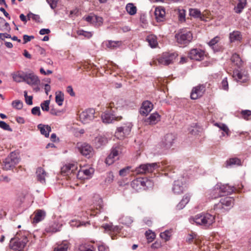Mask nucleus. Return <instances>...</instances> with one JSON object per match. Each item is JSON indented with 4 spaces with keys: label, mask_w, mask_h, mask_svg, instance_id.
Masks as SVG:
<instances>
[{
    "label": "nucleus",
    "mask_w": 251,
    "mask_h": 251,
    "mask_svg": "<svg viewBox=\"0 0 251 251\" xmlns=\"http://www.w3.org/2000/svg\"><path fill=\"white\" fill-rule=\"evenodd\" d=\"M235 190L234 187L229 186L228 184H217L214 189L211 192V199H216L218 197L231 194Z\"/></svg>",
    "instance_id": "obj_1"
},
{
    "label": "nucleus",
    "mask_w": 251,
    "mask_h": 251,
    "mask_svg": "<svg viewBox=\"0 0 251 251\" xmlns=\"http://www.w3.org/2000/svg\"><path fill=\"white\" fill-rule=\"evenodd\" d=\"M233 203L234 199L232 197L221 198L220 201L214 205L213 209L216 214H220L230 209L233 206Z\"/></svg>",
    "instance_id": "obj_2"
},
{
    "label": "nucleus",
    "mask_w": 251,
    "mask_h": 251,
    "mask_svg": "<svg viewBox=\"0 0 251 251\" xmlns=\"http://www.w3.org/2000/svg\"><path fill=\"white\" fill-rule=\"evenodd\" d=\"M124 148L120 145H115L110 150L109 154L105 160V163L110 165L119 160L124 151Z\"/></svg>",
    "instance_id": "obj_3"
},
{
    "label": "nucleus",
    "mask_w": 251,
    "mask_h": 251,
    "mask_svg": "<svg viewBox=\"0 0 251 251\" xmlns=\"http://www.w3.org/2000/svg\"><path fill=\"white\" fill-rule=\"evenodd\" d=\"M193 220L197 225L208 227L215 222V216L208 213H201L193 218Z\"/></svg>",
    "instance_id": "obj_4"
},
{
    "label": "nucleus",
    "mask_w": 251,
    "mask_h": 251,
    "mask_svg": "<svg viewBox=\"0 0 251 251\" xmlns=\"http://www.w3.org/2000/svg\"><path fill=\"white\" fill-rule=\"evenodd\" d=\"M175 38L178 44L186 46L192 41L193 35L190 31L183 28L176 34Z\"/></svg>",
    "instance_id": "obj_5"
},
{
    "label": "nucleus",
    "mask_w": 251,
    "mask_h": 251,
    "mask_svg": "<svg viewBox=\"0 0 251 251\" xmlns=\"http://www.w3.org/2000/svg\"><path fill=\"white\" fill-rule=\"evenodd\" d=\"M160 167V163H145L140 165L131 171L137 175H143L152 173Z\"/></svg>",
    "instance_id": "obj_6"
},
{
    "label": "nucleus",
    "mask_w": 251,
    "mask_h": 251,
    "mask_svg": "<svg viewBox=\"0 0 251 251\" xmlns=\"http://www.w3.org/2000/svg\"><path fill=\"white\" fill-rule=\"evenodd\" d=\"M27 242V239L25 236H23L21 238L16 236L14 238L11 239L9 247L12 250L20 251L25 248Z\"/></svg>",
    "instance_id": "obj_7"
},
{
    "label": "nucleus",
    "mask_w": 251,
    "mask_h": 251,
    "mask_svg": "<svg viewBox=\"0 0 251 251\" xmlns=\"http://www.w3.org/2000/svg\"><path fill=\"white\" fill-rule=\"evenodd\" d=\"M77 166L75 164H69L62 168V172L66 173L67 175H71L73 174V175L76 176L79 179H85V176L83 174L82 170L77 171Z\"/></svg>",
    "instance_id": "obj_8"
},
{
    "label": "nucleus",
    "mask_w": 251,
    "mask_h": 251,
    "mask_svg": "<svg viewBox=\"0 0 251 251\" xmlns=\"http://www.w3.org/2000/svg\"><path fill=\"white\" fill-rule=\"evenodd\" d=\"M18 155L15 152H12L4 161L3 169L9 170L13 169L19 163Z\"/></svg>",
    "instance_id": "obj_9"
},
{
    "label": "nucleus",
    "mask_w": 251,
    "mask_h": 251,
    "mask_svg": "<svg viewBox=\"0 0 251 251\" xmlns=\"http://www.w3.org/2000/svg\"><path fill=\"white\" fill-rule=\"evenodd\" d=\"M177 56V54L176 53H163L162 55L158 58L155 64L157 65V62L159 65H168L173 62Z\"/></svg>",
    "instance_id": "obj_10"
},
{
    "label": "nucleus",
    "mask_w": 251,
    "mask_h": 251,
    "mask_svg": "<svg viewBox=\"0 0 251 251\" xmlns=\"http://www.w3.org/2000/svg\"><path fill=\"white\" fill-rule=\"evenodd\" d=\"M95 110L94 109H87L80 114V121L84 124L89 123L94 119L95 117Z\"/></svg>",
    "instance_id": "obj_11"
},
{
    "label": "nucleus",
    "mask_w": 251,
    "mask_h": 251,
    "mask_svg": "<svg viewBox=\"0 0 251 251\" xmlns=\"http://www.w3.org/2000/svg\"><path fill=\"white\" fill-rule=\"evenodd\" d=\"M132 125L131 123H127L122 126L119 127L117 129L115 133V136L118 139H122L124 137L129 134Z\"/></svg>",
    "instance_id": "obj_12"
},
{
    "label": "nucleus",
    "mask_w": 251,
    "mask_h": 251,
    "mask_svg": "<svg viewBox=\"0 0 251 251\" xmlns=\"http://www.w3.org/2000/svg\"><path fill=\"white\" fill-rule=\"evenodd\" d=\"M232 76L237 82L241 83H246L249 80V75L248 73L243 70H234L233 71Z\"/></svg>",
    "instance_id": "obj_13"
},
{
    "label": "nucleus",
    "mask_w": 251,
    "mask_h": 251,
    "mask_svg": "<svg viewBox=\"0 0 251 251\" xmlns=\"http://www.w3.org/2000/svg\"><path fill=\"white\" fill-rule=\"evenodd\" d=\"M122 119V116H116L109 111H105L101 115V120L104 123L110 124L114 121H118Z\"/></svg>",
    "instance_id": "obj_14"
},
{
    "label": "nucleus",
    "mask_w": 251,
    "mask_h": 251,
    "mask_svg": "<svg viewBox=\"0 0 251 251\" xmlns=\"http://www.w3.org/2000/svg\"><path fill=\"white\" fill-rule=\"evenodd\" d=\"M127 101L122 98L116 97L109 103V107L116 109L122 108L127 105Z\"/></svg>",
    "instance_id": "obj_15"
},
{
    "label": "nucleus",
    "mask_w": 251,
    "mask_h": 251,
    "mask_svg": "<svg viewBox=\"0 0 251 251\" xmlns=\"http://www.w3.org/2000/svg\"><path fill=\"white\" fill-rule=\"evenodd\" d=\"M204 52L199 49H192L188 53L189 57L192 60L201 61L204 59Z\"/></svg>",
    "instance_id": "obj_16"
},
{
    "label": "nucleus",
    "mask_w": 251,
    "mask_h": 251,
    "mask_svg": "<svg viewBox=\"0 0 251 251\" xmlns=\"http://www.w3.org/2000/svg\"><path fill=\"white\" fill-rule=\"evenodd\" d=\"M184 178L181 177L174 181L172 190L175 194H180L184 190V183H183Z\"/></svg>",
    "instance_id": "obj_17"
},
{
    "label": "nucleus",
    "mask_w": 251,
    "mask_h": 251,
    "mask_svg": "<svg viewBox=\"0 0 251 251\" xmlns=\"http://www.w3.org/2000/svg\"><path fill=\"white\" fill-rule=\"evenodd\" d=\"M205 91V86L203 85H199L194 87L191 93V98L193 100H196L201 97Z\"/></svg>",
    "instance_id": "obj_18"
},
{
    "label": "nucleus",
    "mask_w": 251,
    "mask_h": 251,
    "mask_svg": "<svg viewBox=\"0 0 251 251\" xmlns=\"http://www.w3.org/2000/svg\"><path fill=\"white\" fill-rule=\"evenodd\" d=\"M78 149L79 152L87 158H90L93 154V148L88 144L83 143L78 147Z\"/></svg>",
    "instance_id": "obj_19"
},
{
    "label": "nucleus",
    "mask_w": 251,
    "mask_h": 251,
    "mask_svg": "<svg viewBox=\"0 0 251 251\" xmlns=\"http://www.w3.org/2000/svg\"><path fill=\"white\" fill-rule=\"evenodd\" d=\"M175 139L176 137L173 134H166L162 142L163 148L167 149L170 148L172 146Z\"/></svg>",
    "instance_id": "obj_20"
},
{
    "label": "nucleus",
    "mask_w": 251,
    "mask_h": 251,
    "mask_svg": "<svg viewBox=\"0 0 251 251\" xmlns=\"http://www.w3.org/2000/svg\"><path fill=\"white\" fill-rule=\"evenodd\" d=\"M153 104L149 100L143 102L140 109V113L142 115H147L153 109Z\"/></svg>",
    "instance_id": "obj_21"
},
{
    "label": "nucleus",
    "mask_w": 251,
    "mask_h": 251,
    "mask_svg": "<svg viewBox=\"0 0 251 251\" xmlns=\"http://www.w3.org/2000/svg\"><path fill=\"white\" fill-rule=\"evenodd\" d=\"M25 82L30 85H38L40 80L38 76L32 73L26 74Z\"/></svg>",
    "instance_id": "obj_22"
},
{
    "label": "nucleus",
    "mask_w": 251,
    "mask_h": 251,
    "mask_svg": "<svg viewBox=\"0 0 251 251\" xmlns=\"http://www.w3.org/2000/svg\"><path fill=\"white\" fill-rule=\"evenodd\" d=\"M219 40L220 37L216 36L211 39L208 43V45L213 49L214 51H221L223 49L222 46L218 44Z\"/></svg>",
    "instance_id": "obj_23"
},
{
    "label": "nucleus",
    "mask_w": 251,
    "mask_h": 251,
    "mask_svg": "<svg viewBox=\"0 0 251 251\" xmlns=\"http://www.w3.org/2000/svg\"><path fill=\"white\" fill-rule=\"evenodd\" d=\"M155 18L158 22H162L165 19V11L164 8L158 7L155 8L154 11Z\"/></svg>",
    "instance_id": "obj_24"
},
{
    "label": "nucleus",
    "mask_w": 251,
    "mask_h": 251,
    "mask_svg": "<svg viewBox=\"0 0 251 251\" xmlns=\"http://www.w3.org/2000/svg\"><path fill=\"white\" fill-rule=\"evenodd\" d=\"M37 128L39 129L41 134L46 137H49L50 133L51 131V127L50 126L40 124L37 126Z\"/></svg>",
    "instance_id": "obj_25"
},
{
    "label": "nucleus",
    "mask_w": 251,
    "mask_h": 251,
    "mask_svg": "<svg viewBox=\"0 0 251 251\" xmlns=\"http://www.w3.org/2000/svg\"><path fill=\"white\" fill-rule=\"evenodd\" d=\"M37 180L41 183H45V177L47 176L46 171L41 167H39L36 170Z\"/></svg>",
    "instance_id": "obj_26"
},
{
    "label": "nucleus",
    "mask_w": 251,
    "mask_h": 251,
    "mask_svg": "<svg viewBox=\"0 0 251 251\" xmlns=\"http://www.w3.org/2000/svg\"><path fill=\"white\" fill-rule=\"evenodd\" d=\"M241 165H242L241 161L237 157L229 158L226 162V167H232L235 166Z\"/></svg>",
    "instance_id": "obj_27"
},
{
    "label": "nucleus",
    "mask_w": 251,
    "mask_h": 251,
    "mask_svg": "<svg viewBox=\"0 0 251 251\" xmlns=\"http://www.w3.org/2000/svg\"><path fill=\"white\" fill-rule=\"evenodd\" d=\"M46 216V212L44 210L39 209L36 211L35 216L33 218V222L38 223L42 221Z\"/></svg>",
    "instance_id": "obj_28"
},
{
    "label": "nucleus",
    "mask_w": 251,
    "mask_h": 251,
    "mask_svg": "<svg viewBox=\"0 0 251 251\" xmlns=\"http://www.w3.org/2000/svg\"><path fill=\"white\" fill-rule=\"evenodd\" d=\"M94 207L100 211L103 208V201L102 199L98 195L94 197Z\"/></svg>",
    "instance_id": "obj_29"
},
{
    "label": "nucleus",
    "mask_w": 251,
    "mask_h": 251,
    "mask_svg": "<svg viewBox=\"0 0 251 251\" xmlns=\"http://www.w3.org/2000/svg\"><path fill=\"white\" fill-rule=\"evenodd\" d=\"M242 36L239 31H233L229 34V39L231 42L241 41Z\"/></svg>",
    "instance_id": "obj_30"
},
{
    "label": "nucleus",
    "mask_w": 251,
    "mask_h": 251,
    "mask_svg": "<svg viewBox=\"0 0 251 251\" xmlns=\"http://www.w3.org/2000/svg\"><path fill=\"white\" fill-rule=\"evenodd\" d=\"M159 115L157 113H154L148 118L145 122L150 125H154L159 120Z\"/></svg>",
    "instance_id": "obj_31"
},
{
    "label": "nucleus",
    "mask_w": 251,
    "mask_h": 251,
    "mask_svg": "<svg viewBox=\"0 0 251 251\" xmlns=\"http://www.w3.org/2000/svg\"><path fill=\"white\" fill-rule=\"evenodd\" d=\"M246 4V0H239L237 5L234 8L235 12L238 14L241 13Z\"/></svg>",
    "instance_id": "obj_32"
},
{
    "label": "nucleus",
    "mask_w": 251,
    "mask_h": 251,
    "mask_svg": "<svg viewBox=\"0 0 251 251\" xmlns=\"http://www.w3.org/2000/svg\"><path fill=\"white\" fill-rule=\"evenodd\" d=\"M230 59L231 62L238 68H239L242 66L243 62L238 54L236 53L233 54Z\"/></svg>",
    "instance_id": "obj_33"
},
{
    "label": "nucleus",
    "mask_w": 251,
    "mask_h": 251,
    "mask_svg": "<svg viewBox=\"0 0 251 251\" xmlns=\"http://www.w3.org/2000/svg\"><path fill=\"white\" fill-rule=\"evenodd\" d=\"M190 199V196L189 195H185L183 196V199L179 202V203L176 205V208L178 210H181L183 209L186 204L189 201Z\"/></svg>",
    "instance_id": "obj_34"
},
{
    "label": "nucleus",
    "mask_w": 251,
    "mask_h": 251,
    "mask_svg": "<svg viewBox=\"0 0 251 251\" xmlns=\"http://www.w3.org/2000/svg\"><path fill=\"white\" fill-rule=\"evenodd\" d=\"M95 144L97 148L105 145L107 143V138L103 136H98L95 139Z\"/></svg>",
    "instance_id": "obj_35"
},
{
    "label": "nucleus",
    "mask_w": 251,
    "mask_h": 251,
    "mask_svg": "<svg viewBox=\"0 0 251 251\" xmlns=\"http://www.w3.org/2000/svg\"><path fill=\"white\" fill-rule=\"evenodd\" d=\"M147 41L149 43L150 47L152 48H155L158 45L156 37L153 35L148 36Z\"/></svg>",
    "instance_id": "obj_36"
},
{
    "label": "nucleus",
    "mask_w": 251,
    "mask_h": 251,
    "mask_svg": "<svg viewBox=\"0 0 251 251\" xmlns=\"http://www.w3.org/2000/svg\"><path fill=\"white\" fill-rule=\"evenodd\" d=\"M120 223L129 226L133 222L132 218L128 216H123L120 218Z\"/></svg>",
    "instance_id": "obj_37"
},
{
    "label": "nucleus",
    "mask_w": 251,
    "mask_h": 251,
    "mask_svg": "<svg viewBox=\"0 0 251 251\" xmlns=\"http://www.w3.org/2000/svg\"><path fill=\"white\" fill-rule=\"evenodd\" d=\"M25 74L24 73L18 72L13 75V80L17 82H21L22 81L25 82Z\"/></svg>",
    "instance_id": "obj_38"
},
{
    "label": "nucleus",
    "mask_w": 251,
    "mask_h": 251,
    "mask_svg": "<svg viewBox=\"0 0 251 251\" xmlns=\"http://www.w3.org/2000/svg\"><path fill=\"white\" fill-rule=\"evenodd\" d=\"M190 16L194 18H200L202 19L201 14L200 10L195 8H190L189 9Z\"/></svg>",
    "instance_id": "obj_39"
},
{
    "label": "nucleus",
    "mask_w": 251,
    "mask_h": 251,
    "mask_svg": "<svg viewBox=\"0 0 251 251\" xmlns=\"http://www.w3.org/2000/svg\"><path fill=\"white\" fill-rule=\"evenodd\" d=\"M138 180L142 186V189H145V187H148L151 184V182L147 178H138Z\"/></svg>",
    "instance_id": "obj_40"
},
{
    "label": "nucleus",
    "mask_w": 251,
    "mask_h": 251,
    "mask_svg": "<svg viewBox=\"0 0 251 251\" xmlns=\"http://www.w3.org/2000/svg\"><path fill=\"white\" fill-rule=\"evenodd\" d=\"M126 10L130 15H134L137 11L136 7L132 3H130L126 5Z\"/></svg>",
    "instance_id": "obj_41"
},
{
    "label": "nucleus",
    "mask_w": 251,
    "mask_h": 251,
    "mask_svg": "<svg viewBox=\"0 0 251 251\" xmlns=\"http://www.w3.org/2000/svg\"><path fill=\"white\" fill-rule=\"evenodd\" d=\"M69 247L67 242H64L54 248V251H67Z\"/></svg>",
    "instance_id": "obj_42"
},
{
    "label": "nucleus",
    "mask_w": 251,
    "mask_h": 251,
    "mask_svg": "<svg viewBox=\"0 0 251 251\" xmlns=\"http://www.w3.org/2000/svg\"><path fill=\"white\" fill-rule=\"evenodd\" d=\"M64 100V94L61 92H59L58 94L56 95L55 102L59 106L62 105Z\"/></svg>",
    "instance_id": "obj_43"
},
{
    "label": "nucleus",
    "mask_w": 251,
    "mask_h": 251,
    "mask_svg": "<svg viewBox=\"0 0 251 251\" xmlns=\"http://www.w3.org/2000/svg\"><path fill=\"white\" fill-rule=\"evenodd\" d=\"M131 186L133 189L136 191H140L142 189L140 183L139 182L138 178L133 180L131 183Z\"/></svg>",
    "instance_id": "obj_44"
},
{
    "label": "nucleus",
    "mask_w": 251,
    "mask_h": 251,
    "mask_svg": "<svg viewBox=\"0 0 251 251\" xmlns=\"http://www.w3.org/2000/svg\"><path fill=\"white\" fill-rule=\"evenodd\" d=\"M132 167L131 166H127L119 171V175L122 176H125L128 175L131 170Z\"/></svg>",
    "instance_id": "obj_45"
},
{
    "label": "nucleus",
    "mask_w": 251,
    "mask_h": 251,
    "mask_svg": "<svg viewBox=\"0 0 251 251\" xmlns=\"http://www.w3.org/2000/svg\"><path fill=\"white\" fill-rule=\"evenodd\" d=\"M27 19L29 20L32 19L33 20L37 23H40V17L39 15L33 14L31 12H29L27 15Z\"/></svg>",
    "instance_id": "obj_46"
},
{
    "label": "nucleus",
    "mask_w": 251,
    "mask_h": 251,
    "mask_svg": "<svg viewBox=\"0 0 251 251\" xmlns=\"http://www.w3.org/2000/svg\"><path fill=\"white\" fill-rule=\"evenodd\" d=\"M77 34L78 35L83 36L84 37H85L88 39L90 38L93 35L92 32H89V31H86L83 30H78L77 31Z\"/></svg>",
    "instance_id": "obj_47"
},
{
    "label": "nucleus",
    "mask_w": 251,
    "mask_h": 251,
    "mask_svg": "<svg viewBox=\"0 0 251 251\" xmlns=\"http://www.w3.org/2000/svg\"><path fill=\"white\" fill-rule=\"evenodd\" d=\"M12 106L16 109L20 110L23 108V103L20 100H15L12 101Z\"/></svg>",
    "instance_id": "obj_48"
},
{
    "label": "nucleus",
    "mask_w": 251,
    "mask_h": 251,
    "mask_svg": "<svg viewBox=\"0 0 251 251\" xmlns=\"http://www.w3.org/2000/svg\"><path fill=\"white\" fill-rule=\"evenodd\" d=\"M121 44V42L120 41H109L107 44L106 46L108 48L111 49H115Z\"/></svg>",
    "instance_id": "obj_49"
},
{
    "label": "nucleus",
    "mask_w": 251,
    "mask_h": 251,
    "mask_svg": "<svg viewBox=\"0 0 251 251\" xmlns=\"http://www.w3.org/2000/svg\"><path fill=\"white\" fill-rule=\"evenodd\" d=\"M215 126H217L223 131L226 132L227 135H228L229 129L228 127L226 126V125L222 123H216L215 124Z\"/></svg>",
    "instance_id": "obj_50"
},
{
    "label": "nucleus",
    "mask_w": 251,
    "mask_h": 251,
    "mask_svg": "<svg viewBox=\"0 0 251 251\" xmlns=\"http://www.w3.org/2000/svg\"><path fill=\"white\" fill-rule=\"evenodd\" d=\"M82 171L83 174L85 176H84L85 179H88L91 177L94 173V170L92 168H89L88 169H83Z\"/></svg>",
    "instance_id": "obj_51"
},
{
    "label": "nucleus",
    "mask_w": 251,
    "mask_h": 251,
    "mask_svg": "<svg viewBox=\"0 0 251 251\" xmlns=\"http://www.w3.org/2000/svg\"><path fill=\"white\" fill-rule=\"evenodd\" d=\"M50 103V101L49 100H46L41 103V107L43 111H49Z\"/></svg>",
    "instance_id": "obj_52"
},
{
    "label": "nucleus",
    "mask_w": 251,
    "mask_h": 251,
    "mask_svg": "<svg viewBox=\"0 0 251 251\" xmlns=\"http://www.w3.org/2000/svg\"><path fill=\"white\" fill-rule=\"evenodd\" d=\"M0 128L3 130L9 131L11 132L12 129L10 127L9 125L6 123L5 122L0 121Z\"/></svg>",
    "instance_id": "obj_53"
},
{
    "label": "nucleus",
    "mask_w": 251,
    "mask_h": 251,
    "mask_svg": "<svg viewBox=\"0 0 251 251\" xmlns=\"http://www.w3.org/2000/svg\"><path fill=\"white\" fill-rule=\"evenodd\" d=\"M170 232L169 230H166L163 232H161L160 234V237L164 239L165 241H168L170 239L171 236Z\"/></svg>",
    "instance_id": "obj_54"
},
{
    "label": "nucleus",
    "mask_w": 251,
    "mask_h": 251,
    "mask_svg": "<svg viewBox=\"0 0 251 251\" xmlns=\"http://www.w3.org/2000/svg\"><path fill=\"white\" fill-rule=\"evenodd\" d=\"M185 14L186 11L184 9H181L178 10V18L179 21H185Z\"/></svg>",
    "instance_id": "obj_55"
},
{
    "label": "nucleus",
    "mask_w": 251,
    "mask_h": 251,
    "mask_svg": "<svg viewBox=\"0 0 251 251\" xmlns=\"http://www.w3.org/2000/svg\"><path fill=\"white\" fill-rule=\"evenodd\" d=\"M96 15H89L86 18H83L87 22L92 24H95V19Z\"/></svg>",
    "instance_id": "obj_56"
},
{
    "label": "nucleus",
    "mask_w": 251,
    "mask_h": 251,
    "mask_svg": "<svg viewBox=\"0 0 251 251\" xmlns=\"http://www.w3.org/2000/svg\"><path fill=\"white\" fill-rule=\"evenodd\" d=\"M242 117L245 119H248V117L251 115V111L249 110H244L241 112Z\"/></svg>",
    "instance_id": "obj_57"
},
{
    "label": "nucleus",
    "mask_w": 251,
    "mask_h": 251,
    "mask_svg": "<svg viewBox=\"0 0 251 251\" xmlns=\"http://www.w3.org/2000/svg\"><path fill=\"white\" fill-rule=\"evenodd\" d=\"M47 1L50 4V8L54 9L57 6L58 0H47Z\"/></svg>",
    "instance_id": "obj_58"
},
{
    "label": "nucleus",
    "mask_w": 251,
    "mask_h": 251,
    "mask_svg": "<svg viewBox=\"0 0 251 251\" xmlns=\"http://www.w3.org/2000/svg\"><path fill=\"white\" fill-rule=\"evenodd\" d=\"M222 88L225 90H227L228 89V84L227 80V78H224L221 82Z\"/></svg>",
    "instance_id": "obj_59"
},
{
    "label": "nucleus",
    "mask_w": 251,
    "mask_h": 251,
    "mask_svg": "<svg viewBox=\"0 0 251 251\" xmlns=\"http://www.w3.org/2000/svg\"><path fill=\"white\" fill-rule=\"evenodd\" d=\"M31 113L33 115L40 116L41 115L40 107L38 106L34 107L31 110Z\"/></svg>",
    "instance_id": "obj_60"
},
{
    "label": "nucleus",
    "mask_w": 251,
    "mask_h": 251,
    "mask_svg": "<svg viewBox=\"0 0 251 251\" xmlns=\"http://www.w3.org/2000/svg\"><path fill=\"white\" fill-rule=\"evenodd\" d=\"M34 38V36L33 35L28 36L27 35H24L23 36V40H24L23 44H25L26 43H27L28 42L30 41L31 39H33Z\"/></svg>",
    "instance_id": "obj_61"
},
{
    "label": "nucleus",
    "mask_w": 251,
    "mask_h": 251,
    "mask_svg": "<svg viewBox=\"0 0 251 251\" xmlns=\"http://www.w3.org/2000/svg\"><path fill=\"white\" fill-rule=\"evenodd\" d=\"M113 177L112 174H108L105 178V182L107 184L111 183L113 180Z\"/></svg>",
    "instance_id": "obj_62"
},
{
    "label": "nucleus",
    "mask_w": 251,
    "mask_h": 251,
    "mask_svg": "<svg viewBox=\"0 0 251 251\" xmlns=\"http://www.w3.org/2000/svg\"><path fill=\"white\" fill-rule=\"evenodd\" d=\"M98 250L99 251H109L108 247L104 244H102L98 246Z\"/></svg>",
    "instance_id": "obj_63"
},
{
    "label": "nucleus",
    "mask_w": 251,
    "mask_h": 251,
    "mask_svg": "<svg viewBox=\"0 0 251 251\" xmlns=\"http://www.w3.org/2000/svg\"><path fill=\"white\" fill-rule=\"evenodd\" d=\"M70 224L72 226H76L78 227L81 225V222L79 221H77L75 220H72L70 221Z\"/></svg>",
    "instance_id": "obj_64"
}]
</instances>
